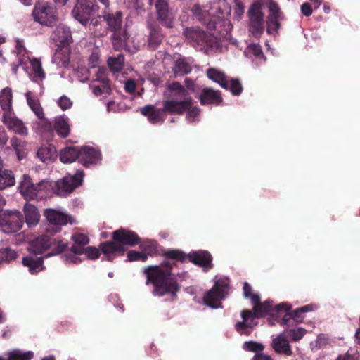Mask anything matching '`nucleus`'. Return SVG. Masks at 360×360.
<instances>
[{
	"instance_id": "f257e3e1",
	"label": "nucleus",
	"mask_w": 360,
	"mask_h": 360,
	"mask_svg": "<svg viewBox=\"0 0 360 360\" xmlns=\"http://www.w3.org/2000/svg\"><path fill=\"white\" fill-rule=\"evenodd\" d=\"M162 256L164 260L160 265H150L143 269V274L146 276V285H153L152 292L155 296L162 297L169 294L176 297L181 289L177 276L181 274H173L172 270L178 267L179 263L184 264L188 260L205 269L213 267L212 256L207 250H199L186 254L179 249H167L162 252Z\"/></svg>"
},
{
	"instance_id": "f03ea898",
	"label": "nucleus",
	"mask_w": 360,
	"mask_h": 360,
	"mask_svg": "<svg viewBox=\"0 0 360 360\" xmlns=\"http://www.w3.org/2000/svg\"><path fill=\"white\" fill-rule=\"evenodd\" d=\"M163 98L162 108L147 105L141 109V114L153 124H163L167 115H183L193 104L188 90L179 82L166 86Z\"/></svg>"
},
{
	"instance_id": "7ed1b4c3",
	"label": "nucleus",
	"mask_w": 360,
	"mask_h": 360,
	"mask_svg": "<svg viewBox=\"0 0 360 360\" xmlns=\"http://www.w3.org/2000/svg\"><path fill=\"white\" fill-rule=\"evenodd\" d=\"M112 240L105 241L100 244L101 252L106 257V259L112 262L118 255H124L125 245L134 247L141 243L139 235L131 230L120 228L112 233Z\"/></svg>"
},
{
	"instance_id": "20e7f679",
	"label": "nucleus",
	"mask_w": 360,
	"mask_h": 360,
	"mask_svg": "<svg viewBox=\"0 0 360 360\" xmlns=\"http://www.w3.org/2000/svg\"><path fill=\"white\" fill-rule=\"evenodd\" d=\"M252 304H254L252 310L243 309L241 311L240 315L243 321L235 325V330L241 335H250L253 328L257 325L255 319L266 316L272 309V304L269 301L261 302L259 300L252 302Z\"/></svg>"
},
{
	"instance_id": "39448f33",
	"label": "nucleus",
	"mask_w": 360,
	"mask_h": 360,
	"mask_svg": "<svg viewBox=\"0 0 360 360\" xmlns=\"http://www.w3.org/2000/svg\"><path fill=\"white\" fill-rule=\"evenodd\" d=\"M68 247V242L51 233L47 232L29 243L28 250L34 255H41L47 250L51 252L45 255L48 257L63 253Z\"/></svg>"
},
{
	"instance_id": "423d86ee",
	"label": "nucleus",
	"mask_w": 360,
	"mask_h": 360,
	"mask_svg": "<svg viewBox=\"0 0 360 360\" xmlns=\"http://www.w3.org/2000/svg\"><path fill=\"white\" fill-rule=\"evenodd\" d=\"M184 35L193 46L200 45L207 47H214L219 37L216 32H205L198 26L186 28Z\"/></svg>"
},
{
	"instance_id": "0eeeda50",
	"label": "nucleus",
	"mask_w": 360,
	"mask_h": 360,
	"mask_svg": "<svg viewBox=\"0 0 360 360\" xmlns=\"http://www.w3.org/2000/svg\"><path fill=\"white\" fill-rule=\"evenodd\" d=\"M24 222V215L18 210H5L0 212V228L4 233L18 232Z\"/></svg>"
},
{
	"instance_id": "6e6552de",
	"label": "nucleus",
	"mask_w": 360,
	"mask_h": 360,
	"mask_svg": "<svg viewBox=\"0 0 360 360\" xmlns=\"http://www.w3.org/2000/svg\"><path fill=\"white\" fill-rule=\"evenodd\" d=\"M84 172L77 171L75 175L68 174L54 182L53 193L60 197H66L82 185Z\"/></svg>"
},
{
	"instance_id": "1a4fd4ad",
	"label": "nucleus",
	"mask_w": 360,
	"mask_h": 360,
	"mask_svg": "<svg viewBox=\"0 0 360 360\" xmlns=\"http://www.w3.org/2000/svg\"><path fill=\"white\" fill-rule=\"evenodd\" d=\"M229 283L225 279H219L215 281L213 287L207 291L203 297L204 303L212 308L217 309L221 307V300L228 293Z\"/></svg>"
},
{
	"instance_id": "9d476101",
	"label": "nucleus",
	"mask_w": 360,
	"mask_h": 360,
	"mask_svg": "<svg viewBox=\"0 0 360 360\" xmlns=\"http://www.w3.org/2000/svg\"><path fill=\"white\" fill-rule=\"evenodd\" d=\"M98 9V6L95 0H77L72 13L79 22H87Z\"/></svg>"
},
{
	"instance_id": "9b49d317",
	"label": "nucleus",
	"mask_w": 360,
	"mask_h": 360,
	"mask_svg": "<svg viewBox=\"0 0 360 360\" xmlns=\"http://www.w3.org/2000/svg\"><path fill=\"white\" fill-rule=\"evenodd\" d=\"M32 16L34 21L38 22H41V20H46L50 22L59 20L56 7L51 3L44 1H38L35 3Z\"/></svg>"
},
{
	"instance_id": "f8f14e48",
	"label": "nucleus",
	"mask_w": 360,
	"mask_h": 360,
	"mask_svg": "<svg viewBox=\"0 0 360 360\" xmlns=\"http://www.w3.org/2000/svg\"><path fill=\"white\" fill-rule=\"evenodd\" d=\"M101 160L100 150L91 147L84 146L79 148V162L86 167L96 165Z\"/></svg>"
},
{
	"instance_id": "ddd939ff",
	"label": "nucleus",
	"mask_w": 360,
	"mask_h": 360,
	"mask_svg": "<svg viewBox=\"0 0 360 360\" xmlns=\"http://www.w3.org/2000/svg\"><path fill=\"white\" fill-rule=\"evenodd\" d=\"M38 184H34L27 174L22 176V180L18 186V190L26 200L39 199Z\"/></svg>"
},
{
	"instance_id": "4468645a",
	"label": "nucleus",
	"mask_w": 360,
	"mask_h": 360,
	"mask_svg": "<svg viewBox=\"0 0 360 360\" xmlns=\"http://www.w3.org/2000/svg\"><path fill=\"white\" fill-rule=\"evenodd\" d=\"M14 112H6L3 115V122L7 127V128L22 136H26L28 134L27 128L25 126L23 122L13 116Z\"/></svg>"
},
{
	"instance_id": "2eb2a0df",
	"label": "nucleus",
	"mask_w": 360,
	"mask_h": 360,
	"mask_svg": "<svg viewBox=\"0 0 360 360\" xmlns=\"http://www.w3.org/2000/svg\"><path fill=\"white\" fill-rule=\"evenodd\" d=\"M51 38L58 44L70 46L72 37L70 27L66 24H58L53 30Z\"/></svg>"
},
{
	"instance_id": "dca6fc26",
	"label": "nucleus",
	"mask_w": 360,
	"mask_h": 360,
	"mask_svg": "<svg viewBox=\"0 0 360 360\" xmlns=\"http://www.w3.org/2000/svg\"><path fill=\"white\" fill-rule=\"evenodd\" d=\"M109 29L112 32L111 39L113 40L114 45L122 46L124 44L129 38V34L127 32V24H108Z\"/></svg>"
},
{
	"instance_id": "f3484780",
	"label": "nucleus",
	"mask_w": 360,
	"mask_h": 360,
	"mask_svg": "<svg viewBox=\"0 0 360 360\" xmlns=\"http://www.w3.org/2000/svg\"><path fill=\"white\" fill-rule=\"evenodd\" d=\"M271 346L274 351L278 354L286 356H292V350L289 340L283 334H280L272 340Z\"/></svg>"
},
{
	"instance_id": "a211bd4d",
	"label": "nucleus",
	"mask_w": 360,
	"mask_h": 360,
	"mask_svg": "<svg viewBox=\"0 0 360 360\" xmlns=\"http://www.w3.org/2000/svg\"><path fill=\"white\" fill-rule=\"evenodd\" d=\"M24 266L28 269L32 274H36L45 269L44 265V257H37L36 255L30 254L24 257L22 259Z\"/></svg>"
},
{
	"instance_id": "6ab92c4d",
	"label": "nucleus",
	"mask_w": 360,
	"mask_h": 360,
	"mask_svg": "<svg viewBox=\"0 0 360 360\" xmlns=\"http://www.w3.org/2000/svg\"><path fill=\"white\" fill-rule=\"evenodd\" d=\"M58 48L52 58V62L60 67H67L70 63V46L57 44Z\"/></svg>"
},
{
	"instance_id": "aec40b11",
	"label": "nucleus",
	"mask_w": 360,
	"mask_h": 360,
	"mask_svg": "<svg viewBox=\"0 0 360 360\" xmlns=\"http://www.w3.org/2000/svg\"><path fill=\"white\" fill-rule=\"evenodd\" d=\"M44 215L49 222L54 225L63 226L67 224L68 222L72 223L71 216H68L54 209L45 210Z\"/></svg>"
},
{
	"instance_id": "412c9836",
	"label": "nucleus",
	"mask_w": 360,
	"mask_h": 360,
	"mask_svg": "<svg viewBox=\"0 0 360 360\" xmlns=\"http://www.w3.org/2000/svg\"><path fill=\"white\" fill-rule=\"evenodd\" d=\"M148 46L151 49H155L161 44L164 35L159 24H148Z\"/></svg>"
},
{
	"instance_id": "4be33fe9",
	"label": "nucleus",
	"mask_w": 360,
	"mask_h": 360,
	"mask_svg": "<svg viewBox=\"0 0 360 360\" xmlns=\"http://www.w3.org/2000/svg\"><path fill=\"white\" fill-rule=\"evenodd\" d=\"M200 101L201 105L214 104L218 105L222 103L223 98L219 91L205 88L202 90Z\"/></svg>"
},
{
	"instance_id": "5701e85b",
	"label": "nucleus",
	"mask_w": 360,
	"mask_h": 360,
	"mask_svg": "<svg viewBox=\"0 0 360 360\" xmlns=\"http://www.w3.org/2000/svg\"><path fill=\"white\" fill-rule=\"evenodd\" d=\"M71 239L73 241L71 252L75 255H82L86 249L85 246L89 243V237L84 233H76L72 236Z\"/></svg>"
},
{
	"instance_id": "b1692460",
	"label": "nucleus",
	"mask_w": 360,
	"mask_h": 360,
	"mask_svg": "<svg viewBox=\"0 0 360 360\" xmlns=\"http://www.w3.org/2000/svg\"><path fill=\"white\" fill-rule=\"evenodd\" d=\"M53 128L57 134L61 138L68 137L70 131L69 118L65 115L56 117Z\"/></svg>"
},
{
	"instance_id": "393cba45",
	"label": "nucleus",
	"mask_w": 360,
	"mask_h": 360,
	"mask_svg": "<svg viewBox=\"0 0 360 360\" xmlns=\"http://www.w3.org/2000/svg\"><path fill=\"white\" fill-rule=\"evenodd\" d=\"M24 221L31 228L35 226L39 221L40 214L38 209L33 205L26 203L24 206Z\"/></svg>"
},
{
	"instance_id": "a878e982",
	"label": "nucleus",
	"mask_w": 360,
	"mask_h": 360,
	"mask_svg": "<svg viewBox=\"0 0 360 360\" xmlns=\"http://www.w3.org/2000/svg\"><path fill=\"white\" fill-rule=\"evenodd\" d=\"M27 105L38 118H42L44 115V109L41 105L39 99L34 94L28 91L25 94Z\"/></svg>"
},
{
	"instance_id": "bb28decb",
	"label": "nucleus",
	"mask_w": 360,
	"mask_h": 360,
	"mask_svg": "<svg viewBox=\"0 0 360 360\" xmlns=\"http://www.w3.org/2000/svg\"><path fill=\"white\" fill-rule=\"evenodd\" d=\"M13 94L11 88L6 87L3 89L0 93V105L4 113L13 112L12 108Z\"/></svg>"
},
{
	"instance_id": "cd10ccee",
	"label": "nucleus",
	"mask_w": 360,
	"mask_h": 360,
	"mask_svg": "<svg viewBox=\"0 0 360 360\" xmlns=\"http://www.w3.org/2000/svg\"><path fill=\"white\" fill-rule=\"evenodd\" d=\"M79 148L77 146L66 147L60 150V160L63 163H71L79 160Z\"/></svg>"
},
{
	"instance_id": "c85d7f7f",
	"label": "nucleus",
	"mask_w": 360,
	"mask_h": 360,
	"mask_svg": "<svg viewBox=\"0 0 360 360\" xmlns=\"http://www.w3.org/2000/svg\"><path fill=\"white\" fill-rule=\"evenodd\" d=\"M262 5L260 1H255L251 5L248 12L250 22H264Z\"/></svg>"
},
{
	"instance_id": "c756f323",
	"label": "nucleus",
	"mask_w": 360,
	"mask_h": 360,
	"mask_svg": "<svg viewBox=\"0 0 360 360\" xmlns=\"http://www.w3.org/2000/svg\"><path fill=\"white\" fill-rule=\"evenodd\" d=\"M15 179L11 170L7 169H0V189L3 190L14 186Z\"/></svg>"
},
{
	"instance_id": "7c9ffc66",
	"label": "nucleus",
	"mask_w": 360,
	"mask_h": 360,
	"mask_svg": "<svg viewBox=\"0 0 360 360\" xmlns=\"http://www.w3.org/2000/svg\"><path fill=\"white\" fill-rule=\"evenodd\" d=\"M207 75L210 79L218 83L223 89H228L229 81L223 72L211 68L207 70Z\"/></svg>"
},
{
	"instance_id": "2f4dec72",
	"label": "nucleus",
	"mask_w": 360,
	"mask_h": 360,
	"mask_svg": "<svg viewBox=\"0 0 360 360\" xmlns=\"http://www.w3.org/2000/svg\"><path fill=\"white\" fill-rule=\"evenodd\" d=\"M268 10L269 13L266 22H278L283 20V15L276 2L271 1L268 4Z\"/></svg>"
},
{
	"instance_id": "473e14b6",
	"label": "nucleus",
	"mask_w": 360,
	"mask_h": 360,
	"mask_svg": "<svg viewBox=\"0 0 360 360\" xmlns=\"http://www.w3.org/2000/svg\"><path fill=\"white\" fill-rule=\"evenodd\" d=\"M39 199L49 197L51 192L53 193L54 184L48 180H42L38 183Z\"/></svg>"
},
{
	"instance_id": "72a5a7b5",
	"label": "nucleus",
	"mask_w": 360,
	"mask_h": 360,
	"mask_svg": "<svg viewBox=\"0 0 360 360\" xmlns=\"http://www.w3.org/2000/svg\"><path fill=\"white\" fill-rule=\"evenodd\" d=\"M124 64V56L120 53L116 57H110L108 59V65L113 72H118L122 70Z\"/></svg>"
},
{
	"instance_id": "f704fd0d",
	"label": "nucleus",
	"mask_w": 360,
	"mask_h": 360,
	"mask_svg": "<svg viewBox=\"0 0 360 360\" xmlns=\"http://www.w3.org/2000/svg\"><path fill=\"white\" fill-rule=\"evenodd\" d=\"M32 71L30 75L32 79L36 82L42 81L45 78V72L43 70L41 63L38 60L34 59L32 63Z\"/></svg>"
},
{
	"instance_id": "c9c22d12",
	"label": "nucleus",
	"mask_w": 360,
	"mask_h": 360,
	"mask_svg": "<svg viewBox=\"0 0 360 360\" xmlns=\"http://www.w3.org/2000/svg\"><path fill=\"white\" fill-rule=\"evenodd\" d=\"M56 155V150L53 146H41L38 149L37 156L44 162L51 160Z\"/></svg>"
},
{
	"instance_id": "e433bc0d",
	"label": "nucleus",
	"mask_w": 360,
	"mask_h": 360,
	"mask_svg": "<svg viewBox=\"0 0 360 360\" xmlns=\"http://www.w3.org/2000/svg\"><path fill=\"white\" fill-rule=\"evenodd\" d=\"M155 8L159 20H165L169 12L168 0H158Z\"/></svg>"
},
{
	"instance_id": "4c0bfd02",
	"label": "nucleus",
	"mask_w": 360,
	"mask_h": 360,
	"mask_svg": "<svg viewBox=\"0 0 360 360\" xmlns=\"http://www.w3.org/2000/svg\"><path fill=\"white\" fill-rule=\"evenodd\" d=\"M191 71L190 65L184 59H179L176 61L174 72L179 75L188 74Z\"/></svg>"
},
{
	"instance_id": "58836bf2",
	"label": "nucleus",
	"mask_w": 360,
	"mask_h": 360,
	"mask_svg": "<svg viewBox=\"0 0 360 360\" xmlns=\"http://www.w3.org/2000/svg\"><path fill=\"white\" fill-rule=\"evenodd\" d=\"M291 306L287 303H281L276 306V309L277 311H285L287 312L284 316L283 317L280 324L281 325H287L289 321L292 319L290 310Z\"/></svg>"
},
{
	"instance_id": "ea45409f",
	"label": "nucleus",
	"mask_w": 360,
	"mask_h": 360,
	"mask_svg": "<svg viewBox=\"0 0 360 360\" xmlns=\"http://www.w3.org/2000/svg\"><path fill=\"white\" fill-rule=\"evenodd\" d=\"M306 332V330L302 328H290L285 331V334L291 338L292 341L297 342L303 338Z\"/></svg>"
},
{
	"instance_id": "a19ab883",
	"label": "nucleus",
	"mask_w": 360,
	"mask_h": 360,
	"mask_svg": "<svg viewBox=\"0 0 360 360\" xmlns=\"http://www.w3.org/2000/svg\"><path fill=\"white\" fill-rule=\"evenodd\" d=\"M243 348L246 351L253 352L257 354L261 353V352L264 350V347L262 344L255 341H247L243 343Z\"/></svg>"
},
{
	"instance_id": "79ce46f5",
	"label": "nucleus",
	"mask_w": 360,
	"mask_h": 360,
	"mask_svg": "<svg viewBox=\"0 0 360 360\" xmlns=\"http://www.w3.org/2000/svg\"><path fill=\"white\" fill-rule=\"evenodd\" d=\"M96 81L99 82L101 84H103V85H110L106 68L99 67L96 74Z\"/></svg>"
},
{
	"instance_id": "37998d69",
	"label": "nucleus",
	"mask_w": 360,
	"mask_h": 360,
	"mask_svg": "<svg viewBox=\"0 0 360 360\" xmlns=\"http://www.w3.org/2000/svg\"><path fill=\"white\" fill-rule=\"evenodd\" d=\"M193 15V20L207 21L206 17L208 16L207 12L203 11L199 6L195 5L191 9Z\"/></svg>"
},
{
	"instance_id": "c03bdc74",
	"label": "nucleus",
	"mask_w": 360,
	"mask_h": 360,
	"mask_svg": "<svg viewBox=\"0 0 360 360\" xmlns=\"http://www.w3.org/2000/svg\"><path fill=\"white\" fill-rule=\"evenodd\" d=\"M243 295L245 298H250L251 300V302H259L260 300V296L257 294L252 293V289L251 285L245 282L243 285Z\"/></svg>"
},
{
	"instance_id": "a18cd8bd",
	"label": "nucleus",
	"mask_w": 360,
	"mask_h": 360,
	"mask_svg": "<svg viewBox=\"0 0 360 360\" xmlns=\"http://www.w3.org/2000/svg\"><path fill=\"white\" fill-rule=\"evenodd\" d=\"M228 89L231 91L233 95L238 96L243 91V86L238 79H231L229 82Z\"/></svg>"
},
{
	"instance_id": "49530a36",
	"label": "nucleus",
	"mask_w": 360,
	"mask_h": 360,
	"mask_svg": "<svg viewBox=\"0 0 360 360\" xmlns=\"http://www.w3.org/2000/svg\"><path fill=\"white\" fill-rule=\"evenodd\" d=\"M33 356L32 352L20 353L17 351L11 352L8 354V360H30Z\"/></svg>"
},
{
	"instance_id": "de8ad7c7",
	"label": "nucleus",
	"mask_w": 360,
	"mask_h": 360,
	"mask_svg": "<svg viewBox=\"0 0 360 360\" xmlns=\"http://www.w3.org/2000/svg\"><path fill=\"white\" fill-rule=\"evenodd\" d=\"M264 30L263 24H250L249 26V32L256 39H259L262 36Z\"/></svg>"
},
{
	"instance_id": "09e8293b",
	"label": "nucleus",
	"mask_w": 360,
	"mask_h": 360,
	"mask_svg": "<svg viewBox=\"0 0 360 360\" xmlns=\"http://www.w3.org/2000/svg\"><path fill=\"white\" fill-rule=\"evenodd\" d=\"M103 18L108 22H122V13L121 11L116 12L115 15L105 13Z\"/></svg>"
},
{
	"instance_id": "8fccbe9b",
	"label": "nucleus",
	"mask_w": 360,
	"mask_h": 360,
	"mask_svg": "<svg viewBox=\"0 0 360 360\" xmlns=\"http://www.w3.org/2000/svg\"><path fill=\"white\" fill-rule=\"evenodd\" d=\"M100 252H101V249H98L93 246L86 247L84 250V252L87 257L90 259H96L100 257Z\"/></svg>"
},
{
	"instance_id": "3c124183",
	"label": "nucleus",
	"mask_w": 360,
	"mask_h": 360,
	"mask_svg": "<svg viewBox=\"0 0 360 360\" xmlns=\"http://www.w3.org/2000/svg\"><path fill=\"white\" fill-rule=\"evenodd\" d=\"M92 87L93 93L97 96L103 94H110L111 93L110 85H103V84H101V86H97L92 85Z\"/></svg>"
},
{
	"instance_id": "603ef678",
	"label": "nucleus",
	"mask_w": 360,
	"mask_h": 360,
	"mask_svg": "<svg viewBox=\"0 0 360 360\" xmlns=\"http://www.w3.org/2000/svg\"><path fill=\"white\" fill-rule=\"evenodd\" d=\"M40 120V122L38 123V124L41 127V129L49 133H52L53 131V126L50 120L45 118L44 115H43L42 118H39Z\"/></svg>"
},
{
	"instance_id": "864d4df0",
	"label": "nucleus",
	"mask_w": 360,
	"mask_h": 360,
	"mask_svg": "<svg viewBox=\"0 0 360 360\" xmlns=\"http://www.w3.org/2000/svg\"><path fill=\"white\" fill-rule=\"evenodd\" d=\"M58 105L63 110H65L72 107V102L68 96L64 95L59 98Z\"/></svg>"
},
{
	"instance_id": "5fc2aeb1",
	"label": "nucleus",
	"mask_w": 360,
	"mask_h": 360,
	"mask_svg": "<svg viewBox=\"0 0 360 360\" xmlns=\"http://www.w3.org/2000/svg\"><path fill=\"white\" fill-rule=\"evenodd\" d=\"M249 50L256 56V57H263V51L262 50L261 46L257 44H252L249 46Z\"/></svg>"
},
{
	"instance_id": "6e6d98bb",
	"label": "nucleus",
	"mask_w": 360,
	"mask_h": 360,
	"mask_svg": "<svg viewBox=\"0 0 360 360\" xmlns=\"http://www.w3.org/2000/svg\"><path fill=\"white\" fill-rule=\"evenodd\" d=\"M140 252L136 251V250H129L127 252V262H135V261H139L140 257Z\"/></svg>"
},
{
	"instance_id": "4d7b16f0",
	"label": "nucleus",
	"mask_w": 360,
	"mask_h": 360,
	"mask_svg": "<svg viewBox=\"0 0 360 360\" xmlns=\"http://www.w3.org/2000/svg\"><path fill=\"white\" fill-rule=\"evenodd\" d=\"M136 83L133 79H129L125 82L124 89L128 93H134L136 90Z\"/></svg>"
},
{
	"instance_id": "13d9d810",
	"label": "nucleus",
	"mask_w": 360,
	"mask_h": 360,
	"mask_svg": "<svg viewBox=\"0 0 360 360\" xmlns=\"http://www.w3.org/2000/svg\"><path fill=\"white\" fill-rule=\"evenodd\" d=\"M291 315L292 320L296 323H301L303 321L304 316L299 311L298 309L291 311Z\"/></svg>"
},
{
	"instance_id": "bf43d9fd",
	"label": "nucleus",
	"mask_w": 360,
	"mask_h": 360,
	"mask_svg": "<svg viewBox=\"0 0 360 360\" xmlns=\"http://www.w3.org/2000/svg\"><path fill=\"white\" fill-rule=\"evenodd\" d=\"M200 108L198 107L191 106V108L188 109L186 112H187V117L188 118H195L200 114Z\"/></svg>"
},
{
	"instance_id": "052dcab7",
	"label": "nucleus",
	"mask_w": 360,
	"mask_h": 360,
	"mask_svg": "<svg viewBox=\"0 0 360 360\" xmlns=\"http://www.w3.org/2000/svg\"><path fill=\"white\" fill-rule=\"evenodd\" d=\"M77 255L72 252V254L65 255V258L70 263L79 264L82 262V259Z\"/></svg>"
},
{
	"instance_id": "680f3d73",
	"label": "nucleus",
	"mask_w": 360,
	"mask_h": 360,
	"mask_svg": "<svg viewBox=\"0 0 360 360\" xmlns=\"http://www.w3.org/2000/svg\"><path fill=\"white\" fill-rule=\"evenodd\" d=\"M302 13L305 16H309L312 13V8L309 3H304L301 6Z\"/></svg>"
},
{
	"instance_id": "e2e57ef3",
	"label": "nucleus",
	"mask_w": 360,
	"mask_h": 360,
	"mask_svg": "<svg viewBox=\"0 0 360 360\" xmlns=\"http://www.w3.org/2000/svg\"><path fill=\"white\" fill-rule=\"evenodd\" d=\"M336 360H360L358 356L349 354L348 352L344 355H340Z\"/></svg>"
},
{
	"instance_id": "0e129e2a",
	"label": "nucleus",
	"mask_w": 360,
	"mask_h": 360,
	"mask_svg": "<svg viewBox=\"0 0 360 360\" xmlns=\"http://www.w3.org/2000/svg\"><path fill=\"white\" fill-rule=\"evenodd\" d=\"M11 144L15 150H19V148L22 146V142L21 140L16 137H13L11 139Z\"/></svg>"
},
{
	"instance_id": "69168bd1",
	"label": "nucleus",
	"mask_w": 360,
	"mask_h": 360,
	"mask_svg": "<svg viewBox=\"0 0 360 360\" xmlns=\"http://www.w3.org/2000/svg\"><path fill=\"white\" fill-rule=\"evenodd\" d=\"M266 31L269 34H271L274 32H277L280 28L281 24H267Z\"/></svg>"
},
{
	"instance_id": "338daca9",
	"label": "nucleus",
	"mask_w": 360,
	"mask_h": 360,
	"mask_svg": "<svg viewBox=\"0 0 360 360\" xmlns=\"http://www.w3.org/2000/svg\"><path fill=\"white\" fill-rule=\"evenodd\" d=\"M8 136L4 129L0 128V145H4L8 141Z\"/></svg>"
},
{
	"instance_id": "774afa93",
	"label": "nucleus",
	"mask_w": 360,
	"mask_h": 360,
	"mask_svg": "<svg viewBox=\"0 0 360 360\" xmlns=\"http://www.w3.org/2000/svg\"><path fill=\"white\" fill-rule=\"evenodd\" d=\"M253 360H272L271 356L269 355H266L264 353H257L254 357Z\"/></svg>"
}]
</instances>
